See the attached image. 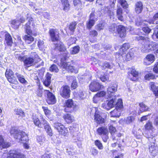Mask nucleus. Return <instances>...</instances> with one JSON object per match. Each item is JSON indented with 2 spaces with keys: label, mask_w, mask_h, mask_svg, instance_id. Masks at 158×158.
<instances>
[{
  "label": "nucleus",
  "mask_w": 158,
  "mask_h": 158,
  "mask_svg": "<svg viewBox=\"0 0 158 158\" xmlns=\"http://www.w3.org/2000/svg\"><path fill=\"white\" fill-rule=\"evenodd\" d=\"M60 95L63 98L67 99L70 97L71 90L68 85H64L60 88L59 90Z\"/></svg>",
  "instance_id": "obj_11"
},
{
  "label": "nucleus",
  "mask_w": 158,
  "mask_h": 158,
  "mask_svg": "<svg viewBox=\"0 0 158 158\" xmlns=\"http://www.w3.org/2000/svg\"><path fill=\"white\" fill-rule=\"evenodd\" d=\"M149 85L150 89L152 91L156 96L158 97V86H156L155 85V83L153 82H150Z\"/></svg>",
  "instance_id": "obj_35"
},
{
  "label": "nucleus",
  "mask_w": 158,
  "mask_h": 158,
  "mask_svg": "<svg viewBox=\"0 0 158 158\" xmlns=\"http://www.w3.org/2000/svg\"><path fill=\"white\" fill-rule=\"evenodd\" d=\"M69 79L73 80L71 85V87L72 90L76 89L78 86V83L75 77L70 76L69 77Z\"/></svg>",
  "instance_id": "obj_37"
},
{
  "label": "nucleus",
  "mask_w": 158,
  "mask_h": 158,
  "mask_svg": "<svg viewBox=\"0 0 158 158\" xmlns=\"http://www.w3.org/2000/svg\"><path fill=\"white\" fill-rule=\"evenodd\" d=\"M135 40L136 41L142 40L143 46L144 48L143 51L146 52H150L152 51V44H149V38L141 35H137L135 37Z\"/></svg>",
  "instance_id": "obj_8"
},
{
  "label": "nucleus",
  "mask_w": 158,
  "mask_h": 158,
  "mask_svg": "<svg viewBox=\"0 0 158 158\" xmlns=\"http://www.w3.org/2000/svg\"><path fill=\"white\" fill-rule=\"evenodd\" d=\"M99 79L102 82H105L106 81H109V76L106 74L101 75L99 77Z\"/></svg>",
  "instance_id": "obj_52"
},
{
  "label": "nucleus",
  "mask_w": 158,
  "mask_h": 158,
  "mask_svg": "<svg viewBox=\"0 0 158 158\" xmlns=\"http://www.w3.org/2000/svg\"><path fill=\"white\" fill-rule=\"evenodd\" d=\"M63 110L66 113H72L76 109L77 105L75 103L72 99H69L65 100L63 104Z\"/></svg>",
  "instance_id": "obj_7"
},
{
  "label": "nucleus",
  "mask_w": 158,
  "mask_h": 158,
  "mask_svg": "<svg viewBox=\"0 0 158 158\" xmlns=\"http://www.w3.org/2000/svg\"><path fill=\"white\" fill-rule=\"evenodd\" d=\"M49 70L52 72L57 73L59 71V69L57 66L55 64H52L49 68Z\"/></svg>",
  "instance_id": "obj_55"
},
{
  "label": "nucleus",
  "mask_w": 158,
  "mask_h": 158,
  "mask_svg": "<svg viewBox=\"0 0 158 158\" xmlns=\"http://www.w3.org/2000/svg\"><path fill=\"white\" fill-rule=\"evenodd\" d=\"M97 20L96 19H89L88 21L87 22L86 24V27L87 29H91L92 27L94 25L95 21Z\"/></svg>",
  "instance_id": "obj_44"
},
{
  "label": "nucleus",
  "mask_w": 158,
  "mask_h": 158,
  "mask_svg": "<svg viewBox=\"0 0 158 158\" xmlns=\"http://www.w3.org/2000/svg\"><path fill=\"white\" fill-rule=\"evenodd\" d=\"M31 54L32 55V57H26L23 60L24 65L27 67L32 66L35 63H37L41 60L40 56L36 52H31Z\"/></svg>",
  "instance_id": "obj_5"
},
{
  "label": "nucleus",
  "mask_w": 158,
  "mask_h": 158,
  "mask_svg": "<svg viewBox=\"0 0 158 158\" xmlns=\"http://www.w3.org/2000/svg\"><path fill=\"white\" fill-rule=\"evenodd\" d=\"M158 63H155L153 69V72L156 74H158Z\"/></svg>",
  "instance_id": "obj_61"
},
{
  "label": "nucleus",
  "mask_w": 158,
  "mask_h": 158,
  "mask_svg": "<svg viewBox=\"0 0 158 158\" xmlns=\"http://www.w3.org/2000/svg\"><path fill=\"white\" fill-rule=\"evenodd\" d=\"M0 146H1L2 148H6L9 147L10 144L8 142L5 141L2 136L0 135Z\"/></svg>",
  "instance_id": "obj_39"
},
{
  "label": "nucleus",
  "mask_w": 158,
  "mask_h": 158,
  "mask_svg": "<svg viewBox=\"0 0 158 158\" xmlns=\"http://www.w3.org/2000/svg\"><path fill=\"white\" fill-rule=\"evenodd\" d=\"M116 31L119 37L124 38L126 35V30L125 27L123 25H119L116 27Z\"/></svg>",
  "instance_id": "obj_24"
},
{
  "label": "nucleus",
  "mask_w": 158,
  "mask_h": 158,
  "mask_svg": "<svg viewBox=\"0 0 158 158\" xmlns=\"http://www.w3.org/2000/svg\"><path fill=\"white\" fill-rule=\"evenodd\" d=\"M116 15L118 20L122 22L124 21L123 15V10L119 6L117 8L116 11Z\"/></svg>",
  "instance_id": "obj_31"
},
{
  "label": "nucleus",
  "mask_w": 158,
  "mask_h": 158,
  "mask_svg": "<svg viewBox=\"0 0 158 158\" xmlns=\"http://www.w3.org/2000/svg\"><path fill=\"white\" fill-rule=\"evenodd\" d=\"M144 79L145 80L149 81L150 80H155L158 76H156L152 73H148L146 74L144 76Z\"/></svg>",
  "instance_id": "obj_38"
},
{
  "label": "nucleus",
  "mask_w": 158,
  "mask_h": 158,
  "mask_svg": "<svg viewBox=\"0 0 158 158\" xmlns=\"http://www.w3.org/2000/svg\"><path fill=\"white\" fill-rule=\"evenodd\" d=\"M48 33L52 42H57L60 40V34L58 30L56 28H50Z\"/></svg>",
  "instance_id": "obj_14"
},
{
  "label": "nucleus",
  "mask_w": 158,
  "mask_h": 158,
  "mask_svg": "<svg viewBox=\"0 0 158 158\" xmlns=\"http://www.w3.org/2000/svg\"><path fill=\"white\" fill-rule=\"evenodd\" d=\"M90 152L91 154L93 156L97 155L98 153V152L97 149L94 148H91L90 150Z\"/></svg>",
  "instance_id": "obj_59"
},
{
  "label": "nucleus",
  "mask_w": 158,
  "mask_h": 158,
  "mask_svg": "<svg viewBox=\"0 0 158 158\" xmlns=\"http://www.w3.org/2000/svg\"><path fill=\"white\" fill-rule=\"evenodd\" d=\"M34 21L33 18L30 17L28 20L25 25V32L27 35H25L23 37V39L25 43L28 44H31L34 40V38L31 35H33L34 36H36L37 35V34L36 33L33 34L32 31L31 29V22Z\"/></svg>",
  "instance_id": "obj_2"
},
{
  "label": "nucleus",
  "mask_w": 158,
  "mask_h": 158,
  "mask_svg": "<svg viewBox=\"0 0 158 158\" xmlns=\"http://www.w3.org/2000/svg\"><path fill=\"white\" fill-rule=\"evenodd\" d=\"M117 90V86H115L114 85L109 86L107 89L106 92L108 97L111 98L112 97Z\"/></svg>",
  "instance_id": "obj_27"
},
{
  "label": "nucleus",
  "mask_w": 158,
  "mask_h": 158,
  "mask_svg": "<svg viewBox=\"0 0 158 158\" xmlns=\"http://www.w3.org/2000/svg\"><path fill=\"white\" fill-rule=\"evenodd\" d=\"M32 119L34 124L35 126L40 128L43 127L42 123L37 116L36 115H32Z\"/></svg>",
  "instance_id": "obj_32"
},
{
  "label": "nucleus",
  "mask_w": 158,
  "mask_h": 158,
  "mask_svg": "<svg viewBox=\"0 0 158 158\" xmlns=\"http://www.w3.org/2000/svg\"><path fill=\"white\" fill-rule=\"evenodd\" d=\"M142 30L146 34H148L152 31V29L148 26L142 27Z\"/></svg>",
  "instance_id": "obj_56"
},
{
  "label": "nucleus",
  "mask_w": 158,
  "mask_h": 158,
  "mask_svg": "<svg viewBox=\"0 0 158 158\" xmlns=\"http://www.w3.org/2000/svg\"><path fill=\"white\" fill-rule=\"evenodd\" d=\"M105 87L103 85L96 81H92L89 85V89L93 92H97L103 89Z\"/></svg>",
  "instance_id": "obj_18"
},
{
  "label": "nucleus",
  "mask_w": 158,
  "mask_h": 158,
  "mask_svg": "<svg viewBox=\"0 0 158 158\" xmlns=\"http://www.w3.org/2000/svg\"><path fill=\"white\" fill-rule=\"evenodd\" d=\"M15 114L20 117L23 118L25 117V113L21 108H15L14 110Z\"/></svg>",
  "instance_id": "obj_42"
},
{
  "label": "nucleus",
  "mask_w": 158,
  "mask_h": 158,
  "mask_svg": "<svg viewBox=\"0 0 158 158\" xmlns=\"http://www.w3.org/2000/svg\"><path fill=\"white\" fill-rule=\"evenodd\" d=\"M115 108L122 110L123 108V101L122 99H118L115 103Z\"/></svg>",
  "instance_id": "obj_47"
},
{
  "label": "nucleus",
  "mask_w": 158,
  "mask_h": 158,
  "mask_svg": "<svg viewBox=\"0 0 158 158\" xmlns=\"http://www.w3.org/2000/svg\"><path fill=\"white\" fill-rule=\"evenodd\" d=\"M129 70L127 73V78L131 81L134 82L137 81L140 78V73L134 67L128 68Z\"/></svg>",
  "instance_id": "obj_9"
},
{
  "label": "nucleus",
  "mask_w": 158,
  "mask_h": 158,
  "mask_svg": "<svg viewBox=\"0 0 158 158\" xmlns=\"http://www.w3.org/2000/svg\"><path fill=\"white\" fill-rule=\"evenodd\" d=\"M45 89H44L43 86L39 85L37 90H35V93L36 96L39 97H42L44 94L45 96Z\"/></svg>",
  "instance_id": "obj_34"
},
{
  "label": "nucleus",
  "mask_w": 158,
  "mask_h": 158,
  "mask_svg": "<svg viewBox=\"0 0 158 158\" xmlns=\"http://www.w3.org/2000/svg\"><path fill=\"white\" fill-rule=\"evenodd\" d=\"M51 83V81L44 80L43 82L44 85L46 87H48Z\"/></svg>",
  "instance_id": "obj_62"
},
{
  "label": "nucleus",
  "mask_w": 158,
  "mask_h": 158,
  "mask_svg": "<svg viewBox=\"0 0 158 158\" xmlns=\"http://www.w3.org/2000/svg\"><path fill=\"white\" fill-rule=\"evenodd\" d=\"M15 75H16L19 81L21 83L24 84L27 83V81L24 78L23 76L21 74H18L17 73H16Z\"/></svg>",
  "instance_id": "obj_46"
},
{
  "label": "nucleus",
  "mask_w": 158,
  "mask_h": 158,
  "mask_svg": "<svg viewBox=\"0 0 158 158\" xmlns=\"http://www.w3.org/2000/svg\"><path fill=\"white\" fill-rule=\"evenodd\" d=\"M67 53L64 57H61L60 58V65L58 64L68 72L76 73L78 71L77 69L73 66L74 62L73 61H71V64L69 62H66V60L69 58V56H67Z\"/></svg>",
  "instance_id": "obj_3"
},
{
  "label": "nucleus",
  "mask_w": 158,
  "mask_h": 158,
  "mask_svg": "<svg viewBox=\"0 0 158 158\" xmlns=\"http://www.w3.org/2000/svg\"><path fill=\"white\" fill-rule=\"evenodd\" d=\"M80 48L78 45L74 46L72 48L70 53L72 54H76L79 52L80 51Z\"/></svg>",
  "instance_id": "obj_50"
},
{
  "label": "nucleus",
  "mask_w": 158,
  "mask_h": 158,
  "mask_svg": "<svg viewBox=\"0 0 158 158\" xmlns=\"http://www.w3.org/2000/svg\"><path fill=\"white\" fill-rule=\"evenodd\" d=\"M73 2L74 6L77 10L82 9L83 5L81 0H73Z\"/></svg>",
  "instance_id": "obj_43"
},
{
  "label": "nucleus",
  "mask_w": 158,
  "mask_h": 158,
  "mask_svg": "<svg viewBox=\"0 0 158 158\" xmlns=\"http://www.w3.org/2000/svg\"><path fill=\"white\" fill-rule=\"evenodd\" d=\"M101 67L102 70H105L106 69H111L112 68V67L110 63L107 62H104L101 66Z\"/></svg>",
  "instance_id": "obj_49"
},
{
  "label": "nucleus",
  "mask_w": 158,
  "mask_h": 158,
  "mask_svg": "<svg viewBox=\"0 0 158 158\" xmlns=\"http://www.w3.org/2000/svg\"><path fill=\"white\" fill-rule=\"evenodd\" d=\"M156 58L155 55L152 53L147 54L143 60V64L145 65H150L155 60Z\"/></svg>",
  "instance_id": "obj_22"
},
{
  "label": "nucleus",
  "mask_w": 158,
  "mask_h": 158,
  "mask_svg": "<svg viewBox=\"0 0 158 158\" xmlns=\"http://www.w3.org/2000/svg\"><path fill=\"white\" fill-rule=\"evenodd\" d=\"M118 2L123 8L127 9L128 8L129 5L126 0H118Z\"/></svg>",
  "instance_id": "obj_48"
},
{
  "label": "nucleus",
  "mask_w": 158,
  "mask_h": 158,
  "mask_svg": "<svg viewBox=\"0 0 158 158\" xmlns=\"http://www.w3.org/2000/svg\"><path fill=\"white\" fill-rule=\"evenodd\" d=\"M25 21V18L23 16H21L19 20L12 19L10 21L11 27L14 29H17L21 25V23H24Z\"/></svg>",
  "instance_id": "obj_20"
},
{
  "label": "nucleus",
  "mask_w": 158,
  "mask_h": 158,
  "mask_svg": "<svg viewBox=\"0 0 158 158\" xmlns=\"http://www.w3.org/2000/svg\"><path fill=\"white\" fill-rule=\"evenodd\" d=\"M95 112L94 114V120L98 124H102L105 122L107 118L106 114L101 112L97 107H94Z\"/></svg>",
  "instance_id": "obj_6"
},
{
  "label": "nucleus",
  "mask_w": 158,
  "mask_h": 158,
  "mask_svg": "<svg viewBox=\"0 0 158 158\" xmlns=\"http://www.w3.org/2000/svg\"><path fill=\"white\" fill-rule=\"evenodd\" d=\"M55 49H56L60 52L63 53L64 55L62 57H64L67 54V56H68L69 52L67 51L66 46L62 42H60L59 43H56L55 44Z\"/></svg>",
  "instance_id": "obj_21"
},
{
  "label": "nucleus",
  "mask_w": 158,
  "mask_h": 158,
  "mask_svg": "<svg viewBox=\"0 0 158 158\" xmlns=\"http://www.w3.org/2000/svg\"><path fill=\"white\" fill-rule=\"evenodd\" d=\"M5 76L7 81L11 84H17L18 83L14 73L11 69H6L5 73Z\"/></svg>",
  "instance_id": "obj_13"
},
{
  "label": "nucleus",
  "mask_w": 158,
  "mask_h": 158,
  "mask_svg": "<svg viewBox=\"0 0 158 158\" xmlns=\"http://www.w3.org/2000/svg\"><path fill=\"white\" fill-rule=\"evenodd\" d=\"M139 106L138 112L139 113L149 111V108L143 102L139 103Z\"/></svg>",
  "instance_id": "obj_28"
},
{
  "label": "nucleus",
  "mask_w": 158,
  "mask_h": 158,
  "mask_svg": "<svg viewBox=\"0 0 158 158\" xmlns=\"http://www.w3.org/2000/svg\"><path fill=\"white\" fill-rule=\"evenodd\" d=\"M144 129L146 131H152L153 129L152 123L150 121L146 122L144 126Z\"/></svg>",
  "instance_id": "obj_45"
},
{
  "label": "nucleus",
  "mask_w": 158,
  "mask_h": 158,
  "mask_svg": "<svg viewBox=\"0 0 158 158\" xmlns=\"http://www.w3.org/2000/svg\"><path fill=\"white\" fill-rule=\"evenodd\" d=\"M135 117L132 116H128L124 121L126 124H129L131 123L135 120Z\"/></svg>",
  "instance_id": "obj_51"
},
{
  "label": "nucleus",
  "mask_w": 158,
  "mask_h": 158,
  "mask_svg": "<svg viewBox=\"0 0 158 158\" xmlns=\"http://www.w3.org/2000/svg\"><path fill=\"white\" fill-rule=\"evenodd\" d=\"M151 48L152 51L156 50L158 48V44H152Z\"/></svg>",
  "instance_id": "obj_64"
},
{
  "label": "nucleus",
  "mask_w": 158,
  "mask_h": 158,
  "mask_svg": "<svg viewBox=\"0 0 158 158\" xmlns=\"http://www.w3.org/2000/svg\"><path fill=\"white\" fill-rule=\"evenodd\" d=\"M62 118L66 123L68 124L72 123L75 120L73 116L69 113L64 114Z\"/></svg>",
  "instance_id": "obj_25"
},
{
  "label": "nucleus",
  "mask_w": 158,
  "mask_h": 158,
  "mask_svg": "<svg viewBox=\"0 0 158 158\" xmlns=\"http://www.w3.org/2000/svg\"><path fill=\"white\" fill-rule=\"evenodd\" d=\"M10 135L18 142L23 143V146L24 148L29 149V145L27 143L29 141V139L27 135L25 132L14 127H12L10 129Z\"/></svg>",
  "instance_id": "obj_1"
},
{
  "label": "nucleus",
  "mask_w": 158,
  "mask_h": 158,
  "mask_svg": "<svg viewBox=\"0 0 158 158\" xmlns=\"http://www.w3.org/2000/svg\"><path fill=\"white\" fill-rule=\"evenodd\" d=\"M156 134H152L148 137L150 143L148 146V149L150 153L153 156H155L158 154V147L156 143V140L154 137Z\"/></svg>",
  "instance_id": "obj_4"
},
{
  "label": "nucleus",
  "mask_w": 158,
  "mask_h": 158,
  "mask_svg": "<svg viewBox=\"0 0 158 158\" xmlns=\"http://www.w3.org/2000/svg\"><path fill=\"white\" fill-rule=\"evenodd\" d=\"M122 110L116 108L110 112L111 116L113 117L118 118L121 115Z\"/></svg>",
  "instance_id": "obj_36"
},
{
  "label": "nucleus",
  "mask_w": 158,
  "mask_h": 158,
  "mask_svg": "<svg viewBox=\"0 0 158 158\" xmlns=\"http://www.w3.org/2000/svg\"><path fill=\"white\" fill-rule=\"evenodd\" d=\"M124 56H122L123 58V59L124 61H130V60L132 59L133 56V53L130 51H129Z\"/></svg>",
  "instance_id": "obj_40"
},
{
  "label": "nucleus",
  "mask_w": 158,
  "mask_h": 158,
  "mask_svg": "<svg viewBox=\"0 0 158 158\" xmlns=\"http://www.w3.org/2000/svg\"><path fill=\"white\" fill-rule=\"evenodd\" d=\"M106 94V92L104 91H102L97 93L93 97V102L95 103H97V98H101L104 97Z\"/></svg>",
  "instance_id": "obj_41"
},
{
  "label": "nucleus",
  "mask_w": 158,
  "mask_h": 158,
  "mask_svg": "<svg viewBox=\"0 0 158 158\" xmlns=\"http://www.w3.org/2000/svg\"><path fill=\"white\" fill-rule=\"evenodd\" d=\"M108 129L111 135L112 140L119 141L120 140V138L123 136V134L121 133H118L115 136L114 135L117 132V130L116 127L113 126V125L110 124L109 126Z\"/></svg>",
  "instance_id": "obj_16"
},
{
  "label": "nucleus",
  "mask_w": 158,
  "mask_h": 158,
  "mask_svg": "<svg viewBox=\"0 0 158 158\" xmlns=\"http://www.w3.org/2000/svg\"><path fill=\"white\" fill-rule=\"evenodd\" d=\"M104 23L103 22H100L96 26V29L98 31L103 30L104 28Z\"/></svg>",
  "instance_id": "obj_53"
},
{
  "label": "nucleus",
  "mask_w": 158,
  "mask_h": 158,
  "mask_svg": "<svg viewBox=\"0 0 158 158\" xmlns=\"http://www.w3.org/2000/svg\"><path fill=\"white\" fill-rule=\"evenodd\" d=\"M95 11H92L89 15V19H96L95 18Z\"/></svg>",
  "instance_id": "obj_63"
},
{
  "label": "nucleus",
  "mask_w": 158,
  "mask_h": 158,
  "mask_svg": "<svg viewBox=\"0 0 158 158\" xmlns=\"http://www.w3.org/2000/svg\"><path fill=\"white\" fill-rule=\"evenodd\" d=\"M130 48V45L129 43H126L123 44L119 49V52L115 53V56L118 58L123 56L124 54H126Z\"/></svg>",
  "instance_id": "obj_17"
},
{
  "label": "nucleus",
  "mask_w": 158,
  "mask_h": 158,
  "mask_svg": "<svg viewBox=\"0 0 158 158\" xmlns=\"http://www.w3.org/2000/svg\"><path fill=\"white\" fill-rule=\"evenodd\" d=\"M115 99L113 98L109 101L107 103L108 106L110 107V109L114 107V106L115 105Z\"/></svg>",
  "instance_id": "obj_58"
},
{
  "label": "nucleus",
  "mask_w": 158,
  "mask_h": 158,
  "mask_svg": "<svg viewBox=\"0 0 158 158\" xmlns=\"http://www.w3.org/2000/svg\"><path fill=\"white\" fill-rule=\"evenodd\" d=\"M54 128L59 132V134L64 136H67L69 135V132L67 128L60 123H54Z\"/></svg>",
  "instance_id": "obj_15"
},
{
  "label": "nucleus",
  "mask_w": 158,
  "mask_h": 158,
  "mask_svg": "<svg viewBox=\"0 0 158 158\" xmlns=\"http://www.w3.org/2000/svg\"><path fill=\"white\" fill-rule=\"evenodd\" d=\"M143 9V5L142 2L139 1L137 2L135 5V11L137 14L141 13Z\"/></svg>",
  "instance_id": "obj_26"
},
{
  "label": "nucleus",
  "mask_w": 158,
  "mask_h": 158,
  "mask_svg": "<svg viewBox=\"0 0 158 158\" xmlns=\"http://www.w3.org/2000/svg\"><path fill=\"white\" fill-rule=\"evenodd\" d=\"M95 145L99 149L101 150L103 149V146L100 141L98 140H96L94 141Z\"/></svg>",
  "instance_id": "obj_54"
},
{
  "label": "nucleus",
  "mask_w": 158,
  "mask_h": 158,
  "mask_svg": "<svg viewBox=\"0 0 158 158\" xmlns=\"http://www.w3.org/2000/svg\"><path fill=\"white\" fill-rule=\"evenodd\" d=\"M96 131L97 134L100 136L103 141L106 142L109 139V132L106 127L101 126L98 128Z\"/></svg>",
  "instance_id": "obj_10"
},
{
  "label": "nucleus",
  "mask_w": 158,
  "mask_h": 158,
  "mask_svg": "<svg viewBox=\"0 0 158 158\" xmlns=\"http://www.w3.org/2000/svg\"><path fill=\"white\" fill-rule=\"evenodd\" d=\"M42 108L43 109L44 114L46 116H49L50 115L51 111L48 109V107L43 106L42 107Z\"/></svg>",
  "instance_id": "obj_57"
},
{
  "label": "nucleus",
  "mask_w": 158,
  "mask_h": 158,
  "mask_svg": "<svg viewBox=\"0 0 158 158\" xmlns=\"http://www.w3.org/2000/svg\"><path fill=\"white\" fill-rule=\"evenodd\" d=\"M63 7V10L65 12L69 11L71 8V5L68 0H60Z\"/></svg>",
  "instance_id": "obj_29"
},
{
  "label": "nucleus",
  "mask_w": 158,
  "mask_h": 158,
  "mask_svg": "<svg viewBox=\"0 0 158 158\" xmlns=\"http://www.w3.org/2000/svg\"><path fill=\"white\" fill-rule=\"evenodd\" d=\"M43 122V125L44 126V128L47 134L50 136H52L53 135L52 131L49 124L47 120L43 117L41 118Z\"/></svg>",
  "instance_id": "obj_23"
},
{
  "label": "nucleus",
  "mask_w": 158,
  "mask_h": 158,
  "mask_svg": "<svg viewBox=\"0 0 158 158\" xmlns=\"http://www.w3.org/2000/svg\"><path fill=\"white\" fill-rule=\"evenodd\" d=\"M6 158H26V156L18 150H13L10 151Z\"/></svg>",
  "instance_id": "obj_19"
},
{
  "label": "nucleus",
  "mask_w": 158,
  "mask_h": 158,
  "mask_svg": "<svg viewBox=\"0 0 158 158\" xmlns=\"http://www.w3.org/2000/svg\"><path fill=\"white\" fill-rule=\"evenodd\" d=\"M98 35L97 31L94 30H93L90 31L89 33V35L92 37L97 36Z\"/></svg>",
  "instance_id": "obj_60"
},
{
  "label": "nucleus",
  "mask_w": 158,
  "mask_h": 158,
  "mask_svg": "<svg viewBox=\"0 0 158 158\" xmlns=\"http://www.w3.org/2000/svg\"><path fill=\"white\" fill-rule=\"evenodd\" d=\"M77 25V22L75 21H73L70 23L69 25L67 26V27L70 31V35L74 34Z\"/></svg>",
  "instance_id": "obj_33"
},
{
  "label": "nucleus",
  "mask_w": 158,
  "mask_h": 158,
  "mask_svg": "<svg viewBox=\"0 0 158 158\" xmlns=\"http://www.w3.org/2000/svg\"><path fill=\"white\" fill-rule=\"evenodd\" d=\"M45 101L48 105H53L56 102V99L55 95L49 90L45 89Z\"/></svg>",
  "instance_id": "obj_12"
},
{
  "label": "nucleus",
  "mask_w": 158,
  "mask_h": 158,
  "mask_svg": "<svg viewBox=\"0 0 158 158\" xmlns=\"http://www.w3.org/2000/svg\"><path fill=\"white\" fill-rule=\"evenodd\" d=\"M5 40L7 45L11 47L13 44L12 38L10 35L7 32H6L5 35Z\"/></svg>",
  "instance_id": "obj_30"
}]
</instances>
